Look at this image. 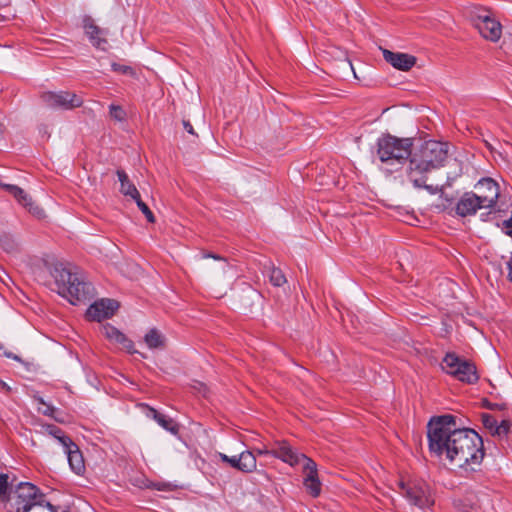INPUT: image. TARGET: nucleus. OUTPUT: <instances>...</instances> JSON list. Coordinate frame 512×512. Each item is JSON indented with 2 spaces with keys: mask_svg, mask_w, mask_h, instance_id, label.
<instances>
[{
  "mask_svg": "<svg viewBox=\"0 0 512 512\" xmlns=\"http://www.w3.org/2000/svg\"><path fill=\"white\" fill-rule=\"evenodd\" d=\"M202 257L203 258H213L215 260H221V261L225 262L224 258H222L219 255L212 254V253H204Z\"/></svg>",
  "mask_w": 512,
  "mask_h": 512,
  "instance_id": "c9c22d12",
  "label": "nucleus"
},
{
  "mask_svg": "<svg viewBox=\"0 0 512 512\" xmlns=\"http://www.w3.org/2000/svg\"><path fill=\"white\" fill-rule=\"evenodd\" d=\"M7 489H8V475L0 473V502L4 501V500L8 501L9 494L7 495Z\"/></svg>",
  "mask_w": 512,
  "mask_h": 512,
  "instance_id": "c756f323",
  "label": "nucleus"
},
{
  "mask_svg": "<svg viewBox=\"0 0 512 512\" xmlns=\"http://www.w3.org/2000/svg\"><path fill=\"white\" fill-rule=\"evenodd\" d=\"M138 208L142 211V213L145 215L146 219L150 223L155 222V217L152 211L149 209V207L141 200V197L138 196V198L134 199Z\"/></svg>",
  "mask_w": 512,
  "mask_h": 512,
  "instance_id": "cd10ccee",
  "label": "nucleus"
},
{
  "mask_svg": "<svg viewBox=\"0 0 512 512\" xmlns=\"http://www.w3.org/2000/svg\"><path fill=\"white\" fill-rule=\"evenodd\" d=\"M271 455L291 466L303 465L305 464V459H310L306 455L294 450L286 441L275 442L274 447L271 449Z\"/></svg>",
  "mask_w": 512,
  "mask_h": 512,
  "instance_id": "9b49d317",
  "label": "nucleus"
},
{
  "mask_svg": "<svg viewBox=\"0 0 512 512\" xmlns=\"http://www.w3.org/2000/svg\"><path fill=\"white\" fill-rule=\"evenodd\" d=\"M112 70L121 74L134 75V71L130 66L121 65L117 63L112 64Z\"/></svg>",
  "mask_w": 512,
  "mask_h": 512,
  "instance_id": "2f4dec72",
  "label": "nucleus"
},
{
  "mask_svg": "<svg viewBox=\"0 0 512 512\" xmlns=\"http://www.w3.org/2000/svg\"><path fill=\"white\" fill-rule=\"evenodd\" d=\"M400 493L409 501L411 505L419 508H427L434 504L430 487L424 481L413 480L407 483L399 482Z\"/></svg>",
  "mask_w": 512,
  "mask_h": 512,
  "instance_id": "0eeeda50",
  "label": "nucleus"
},
{
  "mask_svg": "<svg viewBox=\"0 0 512 512\" xmlns=\"http://www.w3.org/2000/svg\"><path fill=\"white\" fill-rule=\"evenodd\" d=\"M144 341L150 349L164 347V337L157 329H151L144 337Z\"/></svg>",
  "mask_w": 512,
  "mask_h": 512,
  "instance_id": "5701e85b",
  "label": "nucleus"
},
{
  "mask_svg": "<svg viewBox=\"0 0 512 512\" xmlns=\"http://www.w3.org/2000/svg\"><path fill=\"white\" fill-rule=\"evenodd\" d=\"M51 275L55 280L58 293L73 305L89 300L94 295L92 284L85 282L77 273L63 264H56Z\"/></svg>",
  "mask_w": 512,
  "mask_h": 512,
  "instance_id": "7ed1b4c3",
  "label": "nucleus"
},
{
  "mask_svg": "<svg viewBox=\"0 0 512 512\" xmlns=\"http://www.w3.org/2000/svg\"><path fill=\"white\" fill-rule=\"evenodd\" d=\"M41 100L52 109L72 110L83 105L82 97L71 91L45 92Z\"/></svg>",
  "mask_w": 512,
  "mask_h": 512,
  "instance_id": "6e6552de",
  "label": "nucleus"
},
{
  "mask_svg": "<svg viewBox=\"0 0 512 512\" xmlns=\"http://www.w3.org/2000/svg\"><path fill=\"white\" fill-rule=\"evenodd\" d=\"M476 195L485 209L492 208L499 198L500 189L498 183L492 178L486 177L480 179L475 185Z\"/></svg>",
  "mask_w": 512,
  "mask_h": 512,
  "instance_id": "1a4fd4ad",
  "label": "nucleus"
},
{
  "mask_svg": "<svg viewBox=\"0 0 512 512\" xmlns=\"http://www.w3.org/2000/svg\"><path fill=\"white\" fill-rule=\"evenodd\" d=\"M376 153L382 163L402 164L412 157V138H398L390 134L382 135L376 143Z\"/></svg>",
  "mask_w": 512,
  "mask_h": 512,
  "instance_id": "39448f33",
  "label": "nucleus"
},
{
  "mask_svg": "<svg viewBox=\"0 0 512 512\" xmlns=\"http://www.w3.org/2000/svg\"><path fill=\"white\" fill-rule=\"evenodd\" d=\"M9 512H57L44 493L28 482L19 483L9 492Z\"/></svg>",
  "mask_w": 512,
  "mask_h": 512,
  "instance_id": "20e7f679",
  "label": "nucleus"
},
{
  "mask_svg": "<svg viewBox=\"0 0 512 512\" xmlns=\"http://www.w3.org/2000/svg\"><path fill=\"white\" fill-rule=\"evenodd\" d=\"M508 278L512 282V253L510 259L507 261Z\"/></svg>",
  "mask_w": 512,
  "mask_h": 512,
  "instance_id": "e433bc0d",
  "label": "nucleus"
},
{
  "mask_svg": "<svg viewBox=\"0 0 512 512\" xmlns=\"http://www.w3.org/2000/svg\"><path fill=\"white\" fill-rule=\"evenodd\" d=\"M303 484L312 497H318L321 493V482L318 478L317 464L312 459H305L303 464Z\"/></svg>",
  "mask_w": 512,
  "mask_h": 512,
  "instance_id": "4468645a",
  "label": "nucleus"
},
{
  "mask_svg": "<svg viewBox=\"0 0 512 512\" xmlns=\"http://www.w3.org/2000/svg\"><path fill=\"white\" fill-rule=\"evenodd\" d=\"M510 425L508 421H502L499 425L496 423L495 431L493 434H496L498 436L506 435L509 432Z\"/></svg>",
  "mask_w": 512,
  "mask_h": 512,
  "instance_id": "7c9ffc66",
  "label": "nucleus"
},
{
  "mask_svg": "<svg viewBox=\"0 0 512 512\" xmlns=\"http://www.w3.org/2000/svg\"><path fill=\"white\" fill-rule=\"evenodd\" d=\"M3 355H5L8 358H12L14 360L20 361V358L17 355H14L12 352H4Z\"/></svg>",
  "mask_w": 512,
  "mask_h": 512,
  "instance_id": "58836bf2",
  "label": "nucleus"
},
{
  "mask_svg": "<svg viewBox=\"0 0 512 512\" xmlns=\"http://www.w3.org/2000/svg\"><path fill=\"white\" fill-rule=\"evenodd\" d=\"M183 126H184V129L189 133V134H192V135H195V132H194V129H193V126L191 125V123L187 120H183Z\"/></svg>",
  "mask_w": 512,
  "mask_h": 512,
  "instance_id": "f704fd0d",
  "label": "nucleus"
},
{
  "mask_svg": "<svg viewBox=\"0 0 512 512\" xmlns=\"http://www.w3.org/2000/svg\"><path fill=\"white\" fill-rule=\"evenodd\" d=\"M116 174L121 184L120 192L124 196L131 197L133 200L135 198H138V196H140V193L137 190L136 186L129 180V177L126 174V172L124 170H117Z\"/></svg>",
  "mask_w": 512,
  "mask_h": 512,
  "instance_id": "412c9836",
  "label": "nucleus"
},
{
  "mask_svg": "<svg viewBox=\"0 0 512 512\" xmlns=\"http://www.w3.org/2000/svg\"><path fill=\"white\" fill-rule=\"evenodd\" d=\"M118 307L119 304L115 300L101 299L90 305L87 309L86 316L89 320L100 322L112 317Z\"/></svg>",
  "mask_w": 512,
  "mask_h": 512,
  "instance_id": "f8f14e48",
  "label": "nucleus"
},
{
  "mask_svg": "<svg viewBox=\"0 0 512 512\" xmlns=\"http://www.w3.org/2000/svg\"><path fill=\"white\" fill-rule=\"evenodd\" d=\"M475 27L486 40L497 42L501 38V23L488 14L479 15L475 19Z\"/></svg>",
  "mask_w": 512,
  "mask_h": 512,
  "instance_id": "9d476101",
  "label": "nucleus"
},
{
  "mask_svg": "<svg viewBox=\"0 0 512 512\" xmlns=\"http://www.w3.org/2000/svg\"><path fill=\"white\" fill-rule=\"evenodd\" d=\"M448 157V145L443 142L429 140L421 145L418 151L412 153L407 175L416 188H425L433 191L427 185V174L433 169L443 166Z\"/></svg>",
  "mask_w": 512,
  "mask_h": 512,
  "instance_id": "f03ea898",
  "label": "nucleus"
},
{
  "mask_svg": "<svg viewBox=\"0 0 512 512\" xmlns=\"http://www.w3.org/2000/svg\"><path fill=\"white\" fill-rule=\"evenodd\" d=\"M257 455H271V450L268 449H257L256 450Z\"/></svg>",
  "mask_w": 512,
  "mask_h": 512,
  "instance_id": "4c0bfd02",
  "label": "nucleus"
},
{
  "mask_svg": "<svg viewBox=\"0 0 512 512\" xmlns=\"http://www.w3.org/2000/svg\"><path fill=\"white\" fill-rule=\"evenodd\" d=\"M109 116L116 121L122 122L126 119V112L120 105L111 104L109 106Z\"/></svg>",
  "mask_w": 512,
  "mask_h": 512,
  "instance_id": "a878e982",
  "label": "nucleus"
},
{
  "mask_svg": "<svg viewBox=\"0 0 512 512\" xmlns=\"http://www.w3.org/2000/svg\"><path fill=\"white\" fill-rule=\"evenodd\" d=\"M443 370L456 379L469 384L478 380L476 367L473 363L460 358L455 353H447L442 362Z\"/></svg>",
  "mask_w": 512,
  "mask_h": 512,
  "instance_id": "423d86ee",
  "label": "nucleus"
},
{
  "mask_svg": "<svg viewBox=\"0 0 512 512\" xmlns=\"http://www.w3.org/2000/svg\"><path fill=\"white\" fill-rule=\"evenodd\" d=\"M382 53L385 61L398 70L408 71L416 64V57L407 53L392 52L387 49H383Z\"/></svg>",
  "mask_w": 512,
  "mask_h": 512,
  "instance_id": "dca6fc26",
  "label": "nucleus"
},
{
  "mask_svg": "<svg viewBox=\"0 0 512 512\" xmlns=\"http://www.w3.org/2000/svg\"><path fill=\"white\" fill-rule=\"evenodd\" d=\"M63 447L67 454L71 469L78 475L82 474L85 470V464L78 446L73 441H70L69 444H66Z\"/></svg>",
  "mask_w": 512,
  "mask_h": 512,
  "instance_id": "f3484780",
  "label": "nucleus"
},
{
  "mask_svg": "<svg viewBox=\"0 0 512 512\" xmlns=\"http://www.w3.org/2000/svg\"><path fill=\"white\" fill-rule=\"evenodd\" d=\"M483 423L484 425L489 428V429H494L495 430V426H496V423L497 421L495 420V418L489 414H484L483 415Z\"/></svg>",
  "mask_w": 512,
  "mask_h": 512,
  "instance_id": "72a5a7b5",
  "label": "nucleus"
},
{
  "mask_svg": "<svg viewBox=\"0 0 512 512\" xmlns=\"http://www.w3.org/2000/svg\"><path fill=\"white\" fill-rule=\"evenodd\" d=\"M218 457L223 461L224 463L229 464L231 467L237 469L240 471V459L239 456H228L224 453H218Z\"/></svg>",
  "mask_w": 512,
  "mask_h": 512,
  "instance_id": "c85d7f7f",
  "label": "nucleus"
},
{
  "mask_svg": "<svg viewBox=\"0 0 512 512\" xmlns=\"http://www.w3.org/2000/svg\"><path fill=\"white\" fill-rule=\"evenodd\" d=\"M240 471L244 473H251L256 470L257 461L256 456L251 451H243L239 455Z\"/></svg>",
  "mask_w": 512,
  "mask_h": 512,
  "instance_id": "4be33fe9",
  "label": "nucleus"
},
{
  "mask_svg": "<svg viewBox=\"0 0 512 512\" xmlns=\"http://www.w3.org/2000/svg\"><path fill=\"white\" fill-rule=\"evenodd\" d=\"M427 428L432 455L465 471H475L480 466L485 452L483 440L474 430L457 428L452 415L431 419Z\"/></svg>",
  "mask_w": 512,
  "mask_h": 512,
  "instance_id": "f257e3e1",
  "label": "nucleus"
},
{
  "mask_svg": "<svg viewBox=\"0 0 512 512\" xmlns=\"http://www.w3.org/2000/svg\"><path fill=\"white\" fill-rule=\"evenodd\" d=\"M1 246L7 252H12V251L16 250V247H17L14 240L9 239L7 237H5L4 240L1 242Z\"/></svg>",
  "mask_w": 512,
  "mask_h": 512,
  "instance_id": "473e14b6",
  "label": "nucleus"
},
{
  "mask_svg": "<svg viewBox=\"0 0 512 512\" xmlns=\"http://www.w3.org/2000/svg\"><path fill=\"white\" fill-rule=\"evenodd\" d=\"M147 416L153 418L163 429L169 431L171 434H178L179 425L172 418L159 413L154 408H149Z\"/></svg>",
  "mask_w": 512,
  "mask_h": 512,
  "instance_id": "aec40b11",
  "label": "nucleus"
},
{
  "mask_svg": "<svg viewBox=\"0 0 512 512\" xmlns=\"http://www.w3.org/2000/svg\"><path fill=\"white\" fill-rule=\"evenodd\" d=\"M480 209L484 208L474 192H465L455 207L456 214L461 217L474 215Z\"/></svg>",
  "mask_w": 512,
  "mask_h": 512,
  "instance_id": "2eb2a0df",
  "label": "nucleus"
},
{
  "mask_svg": "<svg viewBox=\"0 0 512 512\" xmlns=\"http://www.w3.org/2000/svg\"><path fill=\"white\" fill-rule=\"evenodd\" d=\"M83 27L86 35L89 37L91 43L95 47L100 48L102 44L106 43V40L100 37L102 30L94 24V21L91 17L87 16L84 18Z\"/></svg>",
  "mask_w": 512,
  "mask_h": 512,
  "instance_id": "6ab92c4d",
  "label": "nucleus"
},
{
  "mask_svg": "<svg viewBox=\"0 0 512 512\" xmlns=\"http://www.w3.org/2000/svg\"><path fill=\"white\" fill-rule=\"evenodd\" d=\"M0 186L12 195L19 204L28 209V211L34 216L41 218L44 216V211L38 205H36L31 197L20 187L12 184H6L0 182Z\"/></svg>",
  "mask_w": 512,
  "mask_h": 512,
  "instance_id": "ddd939ff",
  "label": "nucleus"
},
{
  "mask_svg": "<svg viewBox=\"0 0 512 512\" xmlns=\"http://www.w3.org/2000/svg\"><path fill=\"white\" fill-rule=\"evenodd\" d=\"M104 336L111 342L118 344L121 348L125 349L129 353H134L133 342L126 337L121 331L111 325H106L102 330Z\"/></svg>",
  "mask_w": 512,
  "mask_h": 512,
  "instance_id": "a211bd4d",
  "label": "nucleus"
},
{
  "mask_svg": "<svg viewBox=\"0 0 512 512\" xmlns=\"http://www.w3.org/2000/svg\"><path fill=\"white\" fill-rule=\"evenodd\" d=\"M46 431L48 434L52 435L56 438L63 446L69 444L72 441L68 436H66L63 431L55 425H47Z\"/></svg>",
  "mask_w": 512,
  "mask_h": 512,
  "instance_id": "b1692460",
  "label": "nucleus"
},
{
  "mask_svg": "<svg viewBox=\"0 0 512 512\" xmlns=\"http://www.w3.org/2000/svg\"><path fill=\"white\" fill-rule=\"evenodd\" d=\"M37 401L39 404L38 411L40 413L58 420L57 417L55 416V412H56L55 407L51 406L50 404H47L42 398H37Z\"/></svg>",
  "mask_w": 512,
  "mask_h": 512,
  "instance_id": "bb28decb",
  "label": "nucleus"
},
{
  "mask_svg": "<svg viewBox=\"0 0 512 512\" xmlns=\"http://www.w3.org/2000/svg\"><path fill=\"white\" fill-rule=\"evenodd\" d=\"M269 279H270V282L272 283V285H274L276 287H281L282 285H284L287 282L286 277H285L284 273L282 272V270L279 268H276V267L271 268L270 273H269Z\"/></svg>",
  "mask_w": 512,
  "mask_h": 512,
  "instance_id": "393cba45",
  "label": "nucleus"
}]
</instances>
